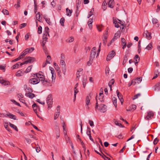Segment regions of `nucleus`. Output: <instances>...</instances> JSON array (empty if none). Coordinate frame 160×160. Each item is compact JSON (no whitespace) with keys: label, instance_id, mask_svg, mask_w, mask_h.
Wrapping results in <instances>:
<instances>
[{"label":"nucleus","instance_id":"f257e3e1","mask_svg":"<svg viewBox=\"0 0 160 160\" xmlns=\"http://www.w3.org/2000/svg\"><path fill=\"white\" fill-rule=\"evenodd\" d=\"M96 103L95 109H98L100 112H104L106 111L107 106L106 105L103 104H101L100 105L99 108H98V96H96Z\"/></svg>","mask_w":160,"mask_h":160},{"label":"nucleus","instance_id":"cd10ccee","mask_svg":"<svg viewBox=\"0 0 160 160\" xmlns=\"http://www.w3.org/2000/svg\"><path fill=\"white\" fill-rule=\"evenodd\" d=\"M121 32L120 31H118L116 33L114 36V38L116 39H117L118 38H119L120 36Z\"/></svg>","mask_w":160,"mask_h":160},{"label":"nucleus","instance_id":"37998d69","mask_svg":"<svg viewBox=\"0 0 160 160\" xmlns=\"http://www.w3.org/2000/svg\"><path fill=\"white\" fill-rule=\"evenodd\" d=\"M20 63V62H18L16 64L13 65L12 67V68L13 69H14L15 68H18L19 66V63Z\"/></svg>","mask_w":160,"mask_h":160},{"label":"nucleus","instance_id":"79ce46f5","mask_svg":"<svg viewBox=\"0 0 160 160\" xmlns=\"http://www.w3.org/2000/svg\"><path fill=\"white\" fill-rule=\"evenodd\" d=\"M65 21V19L63 18H62L60 21V22L61 23V25L62 26H64V22Z\"/></svg>","mask_w":160,"mask_h":160},{"label":"nucleus","instance_id":"c9c22d12","mask_svg":"<svg viewBox=\"0 0 160 160\" xmlns=\"http://www.w3.org/2000/svg\"><path fill=\"white\" fill-rule=\"evenodd\" d=\"M159 74V72L158 70H155L154 72V77L153 78V79H154L157 78L158 76V75Z\"/></svg>","mask_w":160,"mask_h":160},{"label":"nucleus","instance_id":"5fc2aeb1","mask_svg":"<svg viewBox=\"0 0 160 160\" xmlns=\"http://www.w3.org/2000/svg\"><path fill=\"white\" fill-rule=\"evenodd\" d=\"M121 42L122 45H123L124 44H126V42L125 39L123 38H121Z\"/></svg>","mask_w":160,"mask_h":160},{"label":"nucleus","instance_id":"864d4df0","mask_svg":"<svg viewBox=\"0 0 160 160\" xmlns=\"http://www.w3.org/2000/svg\"><path fill=\"white\" fill-rule=\"evenodd\" d=\"M141 96V94L140 93H138L136 95H135L134 96V97L132 98L133 100H135L138 98V97H139Z\"/></svg>","mask_w":160,"mask_h":160},{"label":"nucleus","instance_id":"4c0bfd02","mask_svg":"<svg viewBox=\"0 0 160 160\" xmlns=\"http://www.w3.org/2000/svg\"><path fill=\"white\" fill-rule=\"evenodd\" d=\"M32 65H30L28 66L25 72L26 73H28L30 72L32 69Z\"/></svg>","mask_w":160,"mask_h":160},{"label":"nucleus","instance_id":"423d86ee","mask_svg":"<svg viewBox=\"0 0 160 160\" xmlns=\"http://www.w3.org/2000/svg\"><path fill=\"white\" fill-rule=\"evenodd\" d=\"M40 80L38 78H32L29 79V82L30 83L36 84L40 82Z\"/></svg>","mask_w":160,"mask_h":160},{"label":"nucleus","instance_id":"1a4fd4ad","mask_svg":"<svg viewBox=\"0 0 160 160\" xmlns=\"http://www.w3.org/2000/svg\"><path fill=\"white\" fill-rule=\"evenodd\" d=\"M25 59H27L25 61V63H26V64H27L28 63H32L35 61V58L33 57H26Z\"/></svg>","mask_w":160,"mask_h":160},{"label":"nucleus","instance_id":"0eeeda50","mask_svg":"<svg viewBox=\"0 0 160 160\" xmlns=\"http://www.w3.org/2000/svg\"><path fill=\"white\" fill-rule=\"evenodd\" d=\"M115 52L112 50L110 52L107 56L106 60L107 61L110 60L112 58H113L115 55Z\"/></svg>","mask_w":160,"mask_h":160},{"label":"nucleus","instance_id":"473e14b6","mask_svg":"<svg viewBox=\"0 0 160 160\" xmlns=\"http://www.w3.org/2000/svg\"><path fill=\"white\" fill-rule=\"evenodd\" d=\"M114 121L115 124L117 125L118 126L120 127H124V126L121 123H119L117 120H114Z\"/></svg>","mask_w":160,"mask_h":160},{"label":"nucleus","instance_id":"bf43d9fd","mask_svg":"<svg viewBox=\"0 0 160 160\" xmlns=\"http://www.w3.org/2000/svg\"><path fill=\"white\" fill-rule=\"evenodd\" d=\"M28 53L31 52L34 50V48L33 47L30 48H28Z\"/></svg>","mask_w":160,"mask_h":160},{"label":"nucleus","instance_id":"338daca9","mask_svg":"<svg viewBox=\"0 0 160 160\" xmlns=\"http://www.w3.org/2000/svg\"><path fill=\"white\" fill-rule=\"evenodd\" d=\"M57 72H58V75L59 76V77L60 78H62V76L61 72V70H60L59 71Z\"/></svg>","mask_w":160,"mask_h":160},{"label":"nucleus","instance_id":"20e7f679","mask_svg":"<svg viewBox=\"0 0 160 160\" xmlns=\"http://www.w3.org/2000/svg\"><path fill=\"white\" fill-rule=\"evenodd\" d=\"M52 98L51 94L49 95L47 98V103L48 105V108H51L52 104Z\"/></svg>","mask_w":160,"mask_h":160},{"label":"nucleus","instance_id":"9d476101","mask_svg":"<svg viewBox=\"0 0 160 160\" xmlns=\"http://www.w3.org/2000/svg\"><path fill=\"white\" fill-rule=\"evenodd\" d=\"M143 36L148 40L152 38L151 33L148 32V31H144L143 33Z\"/></svg>","mask_w":160,"mask_h":160},{"label":"nucleus","instance_id":"680f3d73","mask_svg":"<svg viewBox=\"0 0 160 160\" xmlns=\"http://www.w3.org/2000/svg\"><path fill=\"white\" fill-rule=\"evenodd\" d=\"M80 142H81V143L82 146V147L84 149V150H85L86 148H85V145H84V143L81 139H80Z\"/></svg>","mask_w":160,"mask_h":160},{"label":"nucleus","instance_id":"3c124183","mask_svg":"<svg viewBox=\"0 0 160 160\" xmlns=\"http://www.w3.org/2000/svg\"><path fill=\"white\" fill-rule=\"evenodd\" d=\"M134 59L135 60V61H140V58L138 55H136L135 56Z\"/></svg>","mask_w":160,"mask_h":160},{"label":"nucleus","instance_id":"ea45409f","mask_svg":"<svg viewBox=\"0 0 160 160\" xmlns=\"http://www.w3.org/2000/svg\"><path fill=\"white\" fill-rule=\"evenodd\" d=\"M113 23L115 24V26L116 28H118L119 27V26L117 22V21L116 20L113 19Z\"/></svg>","mask_w":160,"mask_h":160},{"label":"nucleus","instance_id":"69168bd1","mask_svg":"<svg viewBox=\"0 0 160 160\" xmlns=\"http://www.w3.org/2000/svg\"><path fill=\"white\" fill-rule=\"evenodd\" d=\"M89 123L91 126L92 127L94 126V123L91 120H89Z\"/></svg>","mask_w":160,"mask_h":160},{"label":"nucleus","instance_id":"dca6fc26","mask_svg":"<svg viewBox=\"0 0 160 160\" xmlns=\"http://www.w3.org/2000/svg\"><path fill=\"white\" fill-rule=\"evenodd\" d=\"M36 18L37 20H38V21L41 22H42V18H40V12H38L37 13H36Z\"/></svg>","mask_w":160,"mask_h":160},{"label":"nucleus","instance_id":"774afa93","mask_svg":"<svg viewBox=\"0 0 160 160\" xmlns=\"http://www.w3.org/2000/svg\"><path fill=\"white\" fill-rule=\"evenodd\" d=\"M26 25V23H23L21 25V26L20 27V28H24L25 27Z\"/></svg>","mask_w":160,"mask_h":160},{"label":"nucleus","instance_id":"4468645a","mask_svg":"<svg viewBox=\"0 0 160 160\" xmlns=\"http://www.w3.org/2000/svg\"><path fill=\"white\" fill-rule=\"evenodd\" d=\"M101 89H102V92L99 93L98 97V101H99L101 102H102L103 101V98L104 97L103 94L102 92V88L100 89V90ZM98 101L99 102V101Z\"/></svg>","mask_w":160,"mask_h":160},{"label":"nucleus","instance_id":"f704fd0d","mask_svg":"<svg viewBox=\"0 0 160 160\" xmlns=\"http://www.w3.org/2000/svg\"><path fill=\"white\" fill-rule=\"evenodd\" d=\"M128 60V57L126 55H125L123 57V60L122 62V65H124L127 62Z\"/></svg>","mask_w":160,"mask_h":160},{"label":"nucleus","instance_id":"603ef678","mask_svg":"<svg viewBox=\"0 0 160 160\" xmlns=\"http://www.w3.org/2000/svg\"><path fill=\"white\" fill-rule=\"evenodd\" d=\"M152 21L153 24H155L158 23V20L156 18H153L152 19Z\"/></svg>","mask_w":160,"mask_h":160},{"label":"nucleus","instance_id":"b1692460","mask_svg":"<svg viewBox=\"0 0 160 160\" xmlns=\"http://www.w3.org/2000/svg\"><path fill=\"white\" fill-rule=\"evenodd\" d=\"M89 129V130H88L87 131V134L89 136L90 139L93 142V140L92 138L91 135V131L90 130V129Z\"/></svg>","mask_w":160,"mask_h":160},{"label":"nucleus","instance_id":"9b49d317","mask_svg":"<svg viewBox=\"0 0 160 160\" xmlns=\"http://www.w3.org/2000/svg\"><path fill=\"white\" fill-rule=\"evenodd\" d=\"M148 115L146 117L145 119L147 120H149L154 116V113L152 111H149L147 112Z\"/></svg>","mask_w":160,"mask_h":160},{"label":"nucleus","instance_id":"052dcab7","mask_svg":"<svg viewBox=\"0 0 160 160\" xmlns=\"http://www.w3.org/2000/svg\"><path fill=\"white\" fill-rule=\"evenodd\" d=\"M22 58V57L21 56H20L18 58H16L15 59H14V60H12V62H15V61H17L19 60H20V59H21Z\"/></svg>","mask_w":160,"mask_h":160},{"label":"nucleus","instance_id":"a878e982","mask_svg":"<svg viewBox=\"0 0 160 160\" xmlns=\"http://www.w3.org/2000/svg\"><path fill=\"white\" fill-rule=\"evenodd\" d=\"M43 18L45 19L48 25H51V22L50 21V19L49 18H47L45 15L44 16Z\"/></svg>","mask_w":160,"mask_h":160},{"label":"nucleus","instance_id":"bb28decb","mask_svg":"<svg viewBox=\"0 0 160 160\" xmlns=\"http://www.w3.org/2000/svg\"><path fill=\"white\" fill-rule=\"evenodd\" d=\"M77 84L75 85V87L74 88V100L75 101L76 99V94L78 92V91L77 88Z\"/></svg>","mask_w":160,"mask_h":160},{"label":"nucleus","instance_id":"8fccbe9b","mask_svg":"<svg viewBox=\"0 0 160 160\" xmlns=\"http://www.w3.org/2000/svg\"><path fill=\"white\" fill-rule=\"evenodd\" d=\"M74 38L72 37H70L67 40V42H71L74 40Z\"/></svg>","mask_w":160,"mask_h":160},{"label":"nucleus","instance_id":"aec40b11","mask_svg":"<svg viewBox=\"0 0 160 160\" xmlns=\"http://www.w3.org/2000/svg\"><path fill=\"white\" fill-rule=\"evenodd\" d=\"M114 1L113 0H110L108 3V6L111 8H112L114 7Z\"/></svg>","mask_w":160,"mask_h":160},{"label":"nucleus","instance_id":"ddd939ff","mask_svg":"<svg viewBox=\"0 0 160 160\" xmlns=\"http://www.w3.org/2000/svg\"><path fill=\"white\" fill-rule=\"evenodd\" d=\"M117 96L120 101L121 104H122L123 102V99L122 97V96L121 94H120L119 92L117 90L116 92Z\"/></svg>","mask_w":160,"mask_h":160},{"label":"nucleus","instance_id":"f8f14e48","mask_svg":"<svg viewBox=\"0 0 160 160\" xmlns=\"http://www.w3.org/2000/svg\"><path fill=\"white\" fill-rule=\"evenodd\" d=\"M5 117H8L10 118L13 119L14 120H17V117L16 116L13 115L9 112H8L7 114L5 115Z\"/></svg>","mask_w":160,"mask_h":160},{"label":"nucleus","instance_id":"5701e85b","mask_svg":"<svg viewBox=\"0 0 160 160\" xmlns=\"http://www.w3.org/2000/svg\"><path fill=\"white\" fill-rule=\"evenodd\" d=\"M66 15L69 16H70L71 15L72 13V10H70L68 8H67L66 9Z\"/></svg>","mask_w":160,"mask_h":160},{"label":"nucleus","instance_id":"6e6d98bb","mask_svg":"<svg viewBox=\"0 0 160 160\" xmlns=\"http://www.w3.org/2000/svg\"><path fill=\"white\" fill-rule=\"evenodd\" d=\"M86 81H87V79H83L82 81V84H83V86L84 88H85L86 85Z\"/></svg>","mask_w":160,"mask_h":160},{"label":"nucleus","instance_id":"2eb2a0df","mask_svg":"<svg viewBox=\"0 0 160 160\" xmlns=\"http://www.w3.org/2000/svg\"><path fill=\"white\" fill-rule=\"evenodd\" d=\"M142 77H139L135 79L132 80H134V85H135L137 83L139 84L142 81Z\"/></svg>","mask_w":160,"mask_h":160},{"label":"nucleus","instance_id":"f3484780","mask_svg":"<svg viewBox=\"0 0 160 160\" xmlns=\"http://www.w3.org/2000/svg\"><path fill=\"white\" fill-rule=\"evenodd\" d=\"M92 95V93H90L89 94V96H87L86 97V105H88L89 103H90V98L91 97V95Z\"/></svg>","mask_w":160,"mask_h":160},{"label":"nucleus","instance_id":"f03ea898","mask_svg":"<svg viewBox=\"0 0 160 160\" xmlns=\"http://www.w3.org/2000/svg\"><path fill=\"white\" fill-rule=\"evenodd\" d=\"M49 30V28L48 27L45 28V30L44 31V34L43 36V40L45 41H47V40L48 39L47 35L49 37V35L48 33Z\"/></svg>","mask_w":160,"mask_h":160},{"label":"nucleus","instance_id":"58836bf2","mask_svg":"<svg viewBox=\"0 0 160 160\" xmlns=\"http://www.w3.org/2000/svg\"><path fill=\"white\" fill-rule=\"evenodd\" d=\"M107 5V2L105 1H104L102 3V8L104 9V10H105L106 8V6Z\"/></svg>","mask_w":160,"mask_h":160},{"label":"nucleus","instance_id":"a19ab883","mask_svg":"<svg viewBox=\"0 0 160 160\" xmlns=\"http://www.w3.org/2000/svg\"><path fill=\"white\" fill-rule=\"evenodd\" d=\"M114 82V80L113 79H112L108 83L109 87L112 86Z\"/></svg>","mask_w":160,"mask_h":160},{"label":"nucleus","instance_id":"e2e57ef3","mask_svg":"<svg viewBox=\"0 0 160 160\" xmlns=\"http://www.w3.org/2000/svg\"><path fill=\"white\" fill-rule=\"evenodd\" d=\"M159 141L158 139L157 138H156L153 141V144L155 145Z\"/></svg>","mask_w":160,"mask_h":160},{"label":"nucleus","instance_id":"412c9836","mask_svg":"<svg viewBox=\"0 0 160 160\" xmlns=\"http://www.w3.org/2000/svg\"><path fill=\"white\" fill-rule=\"evenodd\" d=\"M154 90L156 91H159L160 90V83H157L154 86Z\"/></svg>","mask_w":160,"mask_h":160},{"label":"nucleus","instance_id":"39448f33","mask_svg":"<svg viewBox=\"0 0 160 160\" xmlns=\"http://www.w3.org/2000/svg\"><path fill=\"white\" fill-rule=\"evenodd\" d=\"M60 63L62 65V72L64 75L65 74V73L66 71V67L65 63L63 60L61 59Z\"/></svg>","mask_w":160,"mask_h":160},{"label":"nucleus","instance_id":"c756f323","mask_svg":"<svg viewBox=\"0 0 160 160\" xmlns=\"http://www.w3.org/2000/svg\"><path fill=\"white\" fill-rule=\"evenodd\" d=\"M112 102L113 104L115 107H117V99L115 97H113L112 99Z\"/></svg>","mask_w":160,"mask_h":160},{"label":"nucleus","instance_id":"de8ad7c7","mask_svg":"<svg viewBox=\"0 0 160 160\" xmlns=\"http://www.w3.org/2000/svg\"><path fill=\"white\" fill-rule=\"evenodd\" d=\"M97 28L99 32H101L102 31V25H96Z\"/></svg>","mask_w":160,"mask_h":160},{"label":"nucleus","instance_id":"4d7b16f0","mask_svg":"<svg viewBox=\"0 0 160 160\" xmlns=\"http://www.w3.org/2000/svg\"><path fill=\"white\" fill-rule=\"evenodd\" d=\"M55 74H52V82H55Z\"/></svg>","mask_w":160,"mask_h":160},{"label":"nucleus","instance_id":"09e8293b","mask_svg":"<svg viewBox=\"0 0 160 160\" xmlns=\"http://www.w3.org/2000/svg\"><path fill=\"white\" fill-rule=\"evenodd\" d=\"M152 44L151 43H150L148 46L146 47V48L148 50H150L152 49Z\"/></svg>","mask_w":160,"mask_h":160},{"label":"nucleus","instance_id":"393cba45","mask_svg":"<svg viewBox=\"0 0 160 160\" xmlns=\"http://www.w3.org/2000/svg\"><path fill=\"white\" fill-rule=\"evenodd\" d=\"M26 96L31 98H32L35 97V94L33 93L29 92L26 93Z\"/></svg>","mask_w":160,"mask_h":160},{"label":"nucleus","instance_id":"c85d7f7f","mask_svg":"<svg viewBox=\"0 0 160 160\" xmlns=\"http://www.w3.org/2000/svg\"><path fill=\"white\" fill-rule=\"evenodd\" d=\"M57 110V111L54 114V119L55 120L56 119L59 115V110L58 109Z\"/></svg>","mask_w":160,"mask_h":160},{"label":"nucleus","instance_id":"a211bd4d","mask_svg":"<svg viewBox=\"0 0 160 160\" xmlns=\"http://www.w3.org/2000/svg\"><path fill=\"white\" fill-rule=\"evenodd\" d=\"M34 75H36L37 77L36 78H38L40 80V81L42 79H44V76L39 73H36L34 74Z\"/></svg>","mask_w":160,"mask_h":160},{"label":"nucleus","instance_id":"49530a36","mask_svg":"<svg viewBox=\"0 0 160 160\" xmlns=\"http://www.w3.org/2000/svg\"><path fill=\"white\" fill-rule=\"evenodd\" d=\"M42 27L41 26H40L38 28V34H40L42 32Z\"/></svg>","mask_w":160,"mask_h":160},{"label":"nucleus","instance_id":"13d9d810","mask_svg":"<svg viewBox=\"0 0 160 160\" xmlns=\"http://www.w3.org/2000/svg\"><path fill=\"white\" fill-rule=\"evenodd\" d=\"M103 158L105 160H111V159L110 158H108V157H107L106 155H103L102 156Z\"/></svg>","mask_w":160,"mask_h":160},{"label":"nucleus","instance_id":"6e6552de","mask_svg":"<svg viewBox=\"0 0 160 160\" xmlns=\"http://www.w3.org/2000/svg\"><path fill=\"white\" fill-rule=\"evenodd\" d=\"M42 83L45 86H50V81L44 78V79H42L41 80Z\"/></svg>","mask_w":160,"mask_h":160},{"label":"nucleus","instance_id":"c03bdc74","mask_svg":"<svg viewBox=\"0 0 160 160\" xmlns=\"http://www.w3.org/2000/svg\"><path fill=\"white\" fill-rule=\"evenodd\" d=\"M23 73L22 71H18L16 73V75L17 77H19L22 76Z\"/></svg>","mask_w":160,"mask_h":160},{"label":"nucleus","instance_id":"4be33fe9","mask_svg":"<svg viewBox=\"0 0 160 160\" xmlns=\"http://www.w3.org/2000/svg\"><path fill=\"white\" fill-rule=\"evenodd\" d=\"M28 48H27L22 52L20 56L22 57V58H23L24 56H25L28 53Z\"/></svg>","mask_w":160,"mask_h":160},{"label":"nucleus","instance_id":"7ed1b4c3","mask_svg":"<svg viewBox=\"0 0 160 160\" xmlns=\"http://www.w3.org/2000/svg\"><path fill=\"white\" fill-rule=\"evenodd\" d=\"M96 48L94 47L92 48L90 56V61L92 60L95 58L96 54Z\"/></svg>","mask_w":160,"mask_h":160},{"label":"nucleus","instance_id":"72a5a7b5","mask_svg":"<svg viewBox=\"0 0 160 160\" xmlns=\"http://www.w3.org/2000/svg\"><path fill=\"white\" fill-rule=\"evenodd\" d=\"M4 127L6 129L10 132H11V130L8 127V123H5L4 124Z\"/></svg>","mask_w":160,"mask_h":160},{"label":"nucleus","instance_id":"a18cd8bd","mask_svg":"<svg viewBox=\"0 0 160 160\" xmlns=\"http://www.w3.org/2000/svg\"><path fill=\"white\" fill-rule=\"evenodd\" d=\"M51 60V57L50 55H48L47 57V59L46 62H47L48 63L50 64V61Z\"/></svg>","mask_w":160,"mask_h":160},{"label":"nucleus","instance_id":"2f4dec72","mask_svg":"<svg viewBox=\"0 0 160 160\" xmlns=\"http://www.w3.org/2000/svg\"><path fill=\"white\" fill-rule=\"evenodd\" d=\"M34 12L35 13H36L37 12V10L38 9V6L37 5V4L36 3V0H34Z\"/></svg>","mask_w":160,"mask_h":160},{"label":"nucleus","instance_id":"6ab92c4d","mask_svg":"<svg viewBox=\"0 0 160 160\" xmlns=\"http://www.w3.org/2000/svg\"><path fill=\"white\" fill-rule=\"evenodd\" d=\"M136 106L135 105H132L130 106L129 109H127V111H133L136 109Z\"/></svg>","mask_w":160,"mask_h":160},{"label":"nucleus","instance_id":"0e129e2a","mask_svg":"<svg viewBox=\"0 0 160 160\" xmlns=\"http://www.w3.org/2000/svg\"><path fill=\"white\" fill-rule=\"evenodd\" d=\"M55 130L56 132V133L57 132H59V128L57 126H56Z\"/></svg>","mask_w":160,"mask_h":160},{"label":"nucleus","instance_id":"e433bc0d","mask_svg":"<svg viewBox=\"0 0 160 160\" xmlns=\"http://www.w3.org/2000/svg\"><path fill=\"white\" fill-rule=\"evenodd\" d=\"M2 12L3 13L4 15H8L9 14L8 11L6 9H3Z\"/></svg>","mask_w":160,"mask_h":160},{"label":"nucleus","instance_id":"7c9ffc66","mask_svg":"<svg viewBox=\"0 0 160 160\" xmlns=\"http://www.w3.org/2000/svg\"><path fill=\"white\" fill-rule=\"evenodd\" d=\"M9 125L12 128H13L14 129H15L16 131H18V129L17 128V127L15 125H14L11 124L10 123H9Z\"/></svg>","mask_w":160,"mask_h":160}]
</instances>
